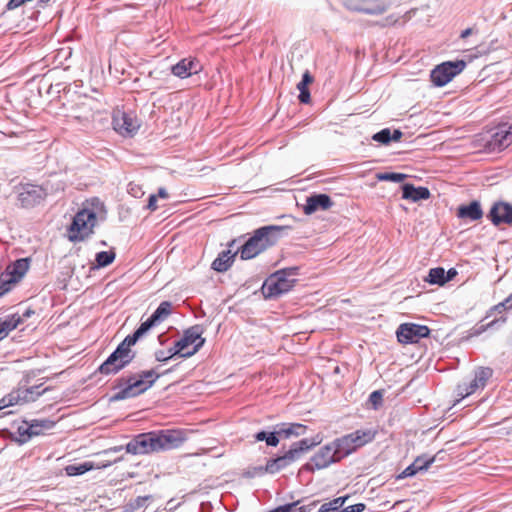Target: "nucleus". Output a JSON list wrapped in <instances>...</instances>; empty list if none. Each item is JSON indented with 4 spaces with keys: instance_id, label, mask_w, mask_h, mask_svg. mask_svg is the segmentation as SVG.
<instances>
[{
    "instance_id": "nucleus-1",
    "label": "nucleus",
    "mask_w": 512,
    "mask_h": 512,
    "mask_svg": "<svg viewBox=\"0 0 512 512\" xmlns=\"http://www.w3.org/2000/svg\"><path fill=\"white\" fill-rule=\"evenodd\" d=\"M160 377L155 370H142L116 380L114 389L117 390L111 397L112 401H120L137 397L150 389Z\"/></svg>"
},
{
    "instance_id": "nucleus-2",
    "label": "nucleus",
    "mask_w": 512,
    "mask_h": 512,
    "mask_svg": "<svg viewBox=\"0 0 512 512\" xmlns=\"http://www.w3.org/2000/svg\"><path fill=\"white\" fill-rule=\"evenodd\" d=\"M289 226L267 225L256 229L253 235L238 249L242 260H249L274 246Z\"/></svg>"
},
{
    "instance_id": "nucleus-3",
    "label": "nucleus",
    "mask_w": 512,
    "mask_h": 512,
    "mask_svg": "<svg viewBox=\"0 0 512 512\" xmlns=\"http://www.w3.org/2000/svg\"><path fill=\"white\" fill-rule=\"evenodd\" d=\"M299 267L293 266L276 271L264 282L262 292L265 298H277L289 292L294 286Z\"/></svg>"
},
{
    "instance_id": "nucleus-4",
    "label": "nucleus",
    "mask_w": 512,
    "mask_h": 512,
    "mask_svg": "<svg viewBox=\"0 0 512 512\" xmlns=\"http://www.w3.org/2000/svg\"><path fill=\"white\" fill-rule=\"evenodd\" d=\"M133 345L124 338L108 358L98 367L97 372L103 375H115L127 367L135 358Z\"/></svg>"
},
{
    "instance_id": "nucleus-5",
    "label": "nucleus",
    "mask_w": 512,
    "mask_h": 512,
    "mask_svg": "<svg viewBox=\"0 0 512 512\" xmlns=\"http://www.w3.org/2000/svg\"><path fill=\"white\" fill-rule=\"evenodd\" d=\"M96 213L89 208L79 210L73 218L68 229V239L71 242H81L87 239L92 233L96 225Z\"/></svg>"
},
{
    "instance_id": "nucleus-6",
    "label": "nucleus",
    "mask_w": 512,
    "mask_h": 512,
    "mask_svg": "<svg viewBox=\"0 0 512 512\" xmlns=\"http://www.w3.org/2000/svg\"><path fill=\"white\" fill-rule=\"evenodd\" d=\"M492 376V368L483 366L477 367L473 372V378L469 382H462L457 385V396H459L460 399H464L483 390Z\"/></svg>"
},
{
    "instance_id": "nucleus-7",
    "label": "nucleus",
    "mask_w": 512,
    "mask_h": 512,
    "mask_svg": "<svg viewBox=\"0 0 512 512\" xmlns=\"http://www.w3.org/2000/svg\"><path fill=\"white\" fill-rule=\"evenodd\" d=\"M466 67L464 60L446 61L437 65L430 73L431 82L437 87H443Z\"/></svg>"
},
{
    "instance_id": "nucleus-8",
    "label": "nucleus",
    "mask_w": 512,
    "mask_h": 512,
    "mask_svg": "<svg viewBox=\"0 0 512 512\" xmlns=\"http://www.w3.org/2000/svg\"><path fill=\"white\" fill-rule=\"evenodd\" d=\"M156 452L179 448L186 440V433L180 429H163L153 431Z\"/></svg>"
},
{
    "instance_id": "nucleus-9",
    "label": "nucleus",
    "mask_w": 512,
    "mask_h": 512,
    "mask_svg": "<svg viewBox=\"0 0 512 512\" xmlns=\"http://www.w3.org/2000/svg\"><path fill=\"white\" fill-rule=\"evenodd\" d=\"M338 455L332 444V442L322 446L319 450L311 457L310 462L303 466L304 470L313 472L314 470H320L327 468L333 463L339 462Z\"/></svg>"
},
{
    "instance_id": "nucleus-10",
    "label": "nucleus",
    "mask_w": 512,
    "mask_h": 512,
    "mask_svg": "<svg viewBox=\"0 0 512 512\" xmlns=\"http://www.w3.org/2000/svg\"><path fill=\"white\" fill-rule=\"evenodd\" d=\"M343 6L354 12H361L370 15H379L387 10L388 4L385 0H341Z\"/></svg>"
},
{
    "instance_id": "nucleus-11",
    "label": "nucleus",
    "mask_w": 512,
    "mask_h": 512,
    "mask_svg": "<svg viewBox=\"0 0 512 512\" xmlns=\"http://www.w3.org/2000/svg\"><path fill=\"white\" fill-rule=\"evenodd\" d=\"M112 124L114 130L122 136H133L140 124L132 113L116 110L113 113Z\"/></svg>"
},
{
    "instance_id": "nucleus-12",
    "label": "nucleus",
    "mask_w": 512,
    "mask_h": 512,
    "mask_svg": "<svg viewBox=\"0 0 512 512\" xmlns=\"http://www.w3.org/2000/svg\"><path fill=\"white\" fill-rule=\"evenodd\" d=\"M429 334L430 329L427 326L414 323L401 324L396 331L398 341L403 344L416 343Z\"/></svg>"
},
{
    "instance_id": "nucleus-13",
    "label": "nucleus",
    "mask_w": 512,
    "mask_h": 512,
    "mask_svg": "<svg viewBox=\"0 0 512 512\" xmlns=\"http://www.w3.org/2000/svg\"><path fill=\"white\" fill-rule=\"evenodd\" d=\"M127 453L143 455L156 452L153 431L140 433L125 445Z\"/></svg>"
},
{
    "instance_id": "nucleus-14",
    "label": "nucleus",
    "mask_w": 512,
    "mask_h": 512,
    "mask_svg": "<svg viewBox=\"0 0 512 512\" xmlns=\"http://www.w3.org/2000/svg\"><path fill=\"white\" fill-rule=\"evenodd\" d=\"M487 219L496 227L512 226V204L501 200L495 201L487 213Z\"/></svg>"
},
{
    "instance_id": "nucleus-15",
    "label": "nucleus",
    "mask_w": 512,
    "mask_h": 512,
    "mask_svg": "<svg viewBox=\"0 0 512 512\" xmlns=\"http://www.w3.org/2000/svg\"><path fill=\"white\" fill-rule=\"evenodd\" d=\"M46 191L38 185H22L18 194V200L22 207L29 208L38 205L46 197Z\"/></svg>"
},
{
    "instance_id": "nucleus-16",
    "label": "nucleus",
    "mask_w": 512,
    "mask_h": 512,
    "mask_svg": "<svg viewBox=\"0 0 512 512\" xmlns=\"http://www.w3.org/2000/svg\"><path fill=\"white\" fill-rule=\"evenodd\" d=\"M512 143V125L500 126L486 142L485 148L490 152L502 151Z\"/></svg>"
},
{
    "instance_id": "nucleus-17",
    "label": "nucleus",
    "mask_w": 512,
    "mask_h": 512,
    "mask_svg": "<svg viewBox=\"0 0 512 512\" xmlns=\"http://www.w3.org/2000/svg\"><path fill=\"white\" fill-rule=\"evenodd\" d=\"M203 328L200 325H194L186 329L183 336L176 341L178 350L176 352L190 351L189 347L194 345L201 340L205 342V338L202 337Z\"/></svg>"
},
{
    "instance_id": "nucleus-18",
    "label": "nucleus",
    "mask_w": 512,
    "mask_h": 512,
    "mask_svg": "<svg viewBox=\"0 0 512 512\" xmlns=\"http://www.w3.org/2000/svg\"><path fill=\"white\" fill-rule=\"evenodd\" d=\"M333 205V201L327 194H313L306 199L303 207L306 215H311L318 210H328Z\"/></svg>"
},
{
    "instance_id": "nucleus-19",
    "label": "nucleus",
    "mask_w": 512,
    "mask_h": 512,
    "mask_svg": "<svg viewBox=\"0 0 512 512\" xmlns=\"http://www.w3.org/2000/svg\"><path fill=\"white\" fill-rule=\"evenodd\" d=\"M200 70L201 66L197 61L187 58L180 60L171 68L172 74L182 79L187 78L192 74H197Z\"/></svg>"
},
{
    "instance_id": "nucleus-20",
    "label": "nucleus",
    "mask_w": 512,
    "mask_h": 512,
    "mask_svg": "<svg viewBox=\"0 0 512 512\" xmlns=\"http://www.w3.org/2000/svg\"><path fill=\"white\" fill-rule=\"evenodd\" d=\"M483 210L479 201L474 200L468 205H460L457 208L456 216L459 219L477 221L483 217Z\"/></svg>"
},
{
    "instance_id": "nucleus-21",
    "label": "nucleus",
    "mask_w": 512,
    "mask_h": 512,
    "mask_svg": "<svg viewBox=\"0 0 512 512\" xmlns=\"http://www.w3.org/2000/svg\"><path fill=\"white\" fill-rule=\"evenodd\" d=\"M431 193L427 187H415L413 184L406 183L402 186V197L412 202L427 200Z\"/></svg>"
},
{
    "instance_id": "nucleus-22",
    "label": "nucleus",
    "mask_w": 512,
    "mask_h": 512,
    "mask_svg": "<svg viewBox=\"0 0 512 512\" xmlns=\"http://www.w3.org/2000/svg\"><path fill=\"white\" fill-rule=\"evenodd\" d=\"M238 252V249L234 252H232L231 249L220 252L217 258L212 262L211 268L216 272H226L232 266Z\"/></svg>"
},
{
    "instance_id": "nucleus-23",
    "label": "nucleus",
    "mask_w": 512,
    "mask_h": 512,
    "mask_svg": "<svg viewBox=\"0 0 512 512\" xmlns=\"http://www.w3.org/2000/svg\"><path fill=\"white\" fill-rule=\"evenodd\" d=\"M294 461L295 460L292 457V453L287 451L282 456L269 459L264 466V470L268 471V474H276L280 470L291 465Z\"/></svg>"
},
{
    "instance_id": "nucleus-24",
    "label": "nucleus",
    "mask_w": 512,
    "mask_h": 512,
    "mask_svg": "<svg viewBox=\"0 0 512 512\" xmlns=\"http://www.w3.org/2000/svg\"><path fill=\"white\" fill-rule=\"evenodd\" d=\"M303 503L304 499L286 503L272 509V512H311L317 506L318 501H312L308 504Z\"/></svg>"
},
{
    "instance_id": "nucleus-25",
    "label": "nucleus",
    "mask_w": 512,
    "mask_h": 512,
    "mask_svg": "<svg viewBox=\"0 0 512 512\" xmlns=\"http://www.w3.org/2000/svg\"><path fill=\"white\" fill-rule=\"evenodd\" d=\"M30 266V258H20L10 264L5 272L9 273L15 281L18 283L24 275L27 273Z\"/></svg>"
},
{
    "instance_id": "nucleus-26",
    "label": "nucleus",
    "mask_w": 512,
    "mask_h": 512,
    "mask_svg": "<svg viewBox=\"0 0 512 512\" xmlns=\"http://www.w3.org/2000/svg\"><path fill=\"white\" fill-rule=\"evenodd\" d=\"M376 432L370 429L356 430L346 436L352 440L351 444L355 450L374 440Z\"/></svg>"
},
{
    "instance_id": "nucleus-27",
    "label": "nucleus",
    "mask_w": 512,
    "mask_h": 512,
    "mask_svg": "<svg viewBox=\"0 0 512 512\" xmlns=\"http://www.w3.org/2000/svg\"><path fill=\"white\" fill-rule=\"evenodd\" d=\"M276 428H278L280 436L285 439L304 435L307 430L305 425L299 423H282L276 425Z\"/></svg>"
},
{
    "instance_id": "nucleus-28",
    "label": "nucleus",
    "mask_w": 512,
    "mask_h": 512,
    "mask_svg": "<svg viewBox=\"0 0 512 512\" xmlns=\"http://www.w3.org/2000/svg\"><path fill=\"white\" fill-rule=\"evenodd\" d=\"M351 442L352 440L349 439L346 435L332 441V444L336 450V454L338 455V459H340V461L356 451L352 446Z\"/></svg>"
},
{
    "instance_id": "nucleus-29",
    "label": "nucleus",
    "mask_w": 512,
    "mask_h": 512,
    "mask_svg": "<svg viewBox=\"0 0 512 512\" xmlns=\"http://www.w3.org/2000/svg\"><path fill=\"white\" fill-rule=\"evenodd\" d=\"M158 323L150 316L144 322L140 324V326L130 335H127L125 339L127 343L130 342L132 345H135L136 342L143 337L150 329L156 326Z\"/></svg>"
},
{
    "instance_id": "nucleus-30",
    "label": "nucleus",
    "mask_w": 512,
    "mask_h": 512,
    "mask_svg": "<svg viewBox=\"0 0 512 512\" xmlns=\"http://www.w3.org/2000/svg\"><path fill=\"white\" fill-rule=\"evenodd\" d=\"M21 324V318L17 314H11L0 318V341L4 339L10 331Z\"/></svg>"
},
{
    "instance_id": "nucleus-31",
    "label": "nucleus",
    "mask_w": 512,
    "mask_h": 512,
    "mask_svg": "<svg viewBox=\"0 0 512 512\" xmlns=\"http://www.w3.org/2000/svg\"><path fill=\"white\" fill-rule=\"evenodd\" d=\"M313 82V76L307 70L303 73L301 81L297 84V89L299 90L298 99L303 104H308L310 102V91L308 89V85Z\"/></svg>"
},
{
    "instance_id": "nucleus-32",
    "label": "nucleus",
    "mask_w": 512,
    "mask_h": 512,
    "mask_svg": "<svg viewBox=\"0 0 512 512\" xmlns=\"http://www.w3.org/2000/svg\"><path fill=\"white\" fill-rule=\"evenodd\" d=\"M280 433H278V428L275 427L274 431H264L261 430L254 434V439L257 442L265 441L267 446L276 447L280 442Z\"/></svg>"
},
{
    "instance_id": "nucleus-33",
    "label": "nucleus",
    "mask_w": 512,
    "mask_h": 512,
    "mask_svg": "<svg viewBox=\"0 0 512 512\" xmlns=\"http://www.w3.org/2000/svg\"><path fill=\"white\" fill-rule=\"evenodd\" d=\"M317 444L318 442L305 438L298 442H294L288 451L289 453H292L293 459L297 460L301 454L309 451L312 447L316 446Z\"/></svg>"
},
{
    "instance_id": "nucleus-34",
    "label": "nucleus",
    "mask_w": 512,
    "mask_h": 512,
    "mask_svg": "<svg viewBox=\"0 0 512 512\" xmlns=\"http://www.w3.org/2000/svg\"><path fill=\"white\" fill-rule=\"evenodd\" d=\"M171 312L172 303L169 301H162L150 316L159 324L164 321Z\"/></svg>"
},
{
    "instance_id": "nucleus-35",
    "label": "nucleus",
    "mask_w": 512,
    "mask_h": 512,
    "mask_svg": "<svg viewBox=\"0 0 512 512\" xmlns=\"http://www.w3.org/2000/svg\"><path fill=\"white\" fill-rule=\"evenodd\" d=\"M94 468V465L92 462H83L80 464H70L67 465L64 470L66 475L68 476H79L82 475Z\"/></svg>"
},
{
    "instance_id": "nucleus-36",
    "label": "nucleus",
    "mask_w": 512,
    "mask_h": 512,
    "mask_svg": "<svg viewBox=\"0 0 512 512\" xmlns=\"http://www.w3.org/2000/svg\"><path fill=\"white\" fill-rule=\"evenodd\" d=\"M203 345H204V341L201 340L200 342L196 343L194 345V347L190 349V351L176 352V350H178V347H177V343L175 342L174 346L168 349L167 354L170 359L177 355L182 358H189V357L193 356L195 353H197Z\"/></svg>"
},
{
    "instance_id": "nucleus-37",
    "label": "nucleus",
    "mask_w": 512,
    "mask_h": 512,
    "mask_svg": "<svg viewBox=\"0 0 512 512\" xmlns=\"http://www.w3.org/2000/svg\"><path fill=\"white\" fill-rule=\"evenodd\" d=\"M54 425L55 422L49 419H35L30 423V426L33 430L32 434L35 436L42 434L46 430L52 429Z\"/></svg>"
},
{
    "instance_id": "nucleus-38",
    "label": "nucleus",
    "mask_w": 512,
    "mask_h": 512,
    "mask_svg": "<svg viewBox=\"0 0 512 512\" xmlns=\"http://www.w3.org/2000/svg\"><path fill=\"white\" fill-rule=\"evenodd\" d=\"M426 281L430 284L444 285L446 284L445 269L443 267L431 268Z\"/></svg>"
},
{
    "instance_id": "nucleus-39",
    "label": "nucleus",
    "mask_w": 512,
    "mask_h": 512,
    "mask_svg": "<svg viewBox=\"0 0 512 512\" xmlns=\"http://www.w3.org/2000/svg\"><path fill=\"white\" fill-rule=\"evenodd\" d=\"M115 257L116 254L113 250L98 252L95 257L97 267L101 268L110 265Z\"/></svg>"
},
{
    "instance_id": "nucleus-40",
    "label": "nucleus",
    "mask_w": 512,
    "mask_h": 512,
    "mask_svg": "<svg viewBox=\"0 0 512 512\" xmlns=\"http://www.w3.org/2000/svg\"><path fill=\"white\" fill-rule=\"evenodd\" d=\"M17 282L5 271L0 275V297L12 290Z\"/></svg>"
},
{
    "instance_id": "nucleus-41",
    "label": "nucleus",
    "mask_w": 512,
    "mask_h": 512,
    "mask_svg": "<svg viewBox=\"0 0 512 512\" xmlns=\"http://www.w3.org/2000/svg\"><path fill=\"white\" fill-rule=\"evenodd\" d=\"M435 461V456L433 457H427L425 455L418 456L412 464L416 467V469L419 471H425L427 470L432 463Z\"/></svg>"
},
{
    "instance_id": "nucleus-42",
    "label": "nucleus",
    "mask_w": 512,
    "mask_h": 512,
    "mask_svg": "<svg viewBox=\"0 0 512 512\" xmlns=\"http://www.w3.org/2000/svg\"><path fill=\"white\" fill-rule=\"evenodd\" d=\"M377 178L380 181H391L394 183H401L406 178V175L403 173H396V172H384V173H379L377 175Z\"/></svg>"
},
{
    "instance_id": "nucleus-43",
    "label": "nucleus",
    "mask_w": 512,
    "mask_h": 512,
    "mask_svg": "<svg viewBox=\"0 0 512 512\" xmlns=\"http://www.w3.org/2000/svg\"><path fill=\"white\" fill-rule=\"evenodd\" d=\"M32 432L33 430L30 424L25 422L24 425L19 426L17 429V433L19 436L18 441L21 443L27 442L32 436H35L34 434H32Z\"/></svg>"
},
{
    "instance_id": "nucleus-44",
    "label": "nucleus",
    "mask_w": 512,
    "mask_h": 512,
    "mask_svg": "<svg viewBox=\"0 0 512 512\" xmlns=\"http://www.w3.org/2000/svg\"><path fill=\"white\" fill-rule=\"evenodd\" d=\"M511 308H512L511 304L509 303L507 298H505L503 301L499 302L498 304L492 306L489 309V311L487 312L486 318L491 317V316H493L494 314H497V313L501 314L504 311H506L508 309H511Z\"/></svg>"
},
{
    "instance_id": "nucleus-45",
    "label": "nucleus",
    "mask_w": 512,
    "mask_h": 512,
    "mask_svg": "<svg viewBox=\"0 0 512 512\" xmlns=\"http://www.w3.org/2000/svg\"><path fill=\"white\" fill-rule=\"evenodd\" d=\"M372 140L383 145H388L391 142L390 128H384L379 132L375 133L372 136Z\"/></svg>"
},
{
    "instance_id": "nucleus-46",
    "label": "nucleus",
    "mask_w": 512,
    "mask_h": 512,
    "mask_svg": "<svg viewBox=\"0 0 512 512\" xmlns=\"http://www.w3.org/2000/svg\"><path fill=\"white\" fill-rule=\"evenodd\" d=\"M347 499H348V496H341V497H337L325 504H326V506H328L330 508V510L332 512H339L342 510L341 508L344 506Z\"/></svg>"
},
{
    "instance_id": "nucleus-47",
    "label": "nucleus",
    "mask_w": 512,
    "mask_h": 512,
    "mask_svg": "<svg viewBox=\"0 0 512 512\" xmlns=\"http://www.w3.org/2000/svg\"><path fill=\"white\" fill-rule=\"evenodd\" d=\"M383 401V393L380 390H375L369 395V402L374 409H377Z\"/></svg>"
},
{
    "instance_id": "nucleus-48",
    "label": "nucleus",
    "mask_w": 512,
    "mask_h": 512,
    "mask_svg": "<svg viewBox=\"0 0 512 512\" xmlns=\"http://www.w3.org/2000/svg\"><path fill=\"white\" fill-rule=\"evenodd\" d=\"M506 321H507V317L506 316H501V317H499L497 319L492 320L491 322L487 323L486 325H482L480 330L481 331H485L487 329L495 327L496 325H502Z\"/></svg>"
},
{
    "instance_id": "nucleus-49",
    "label": "nucleus",
    "mask_w": 512,
    "mask_h": 512,
    "mask_svg": "<svg viewBox=\"0 0 512 512\" xmlns=\"http://www.w3.org/2000/svg\"><path fill=\"white\" fill-rule=\"evenodd\" d=\"M418 470L416 467L411 463L408 467H406L402 473L398 476V478H406V477H412L414 476Z\"/></svg>"
},
{
    "instance_id": "nucleus-50",
    "label": "nucleus",
    "mask_w": 512,
    "mask_h": 512,
    "mask_svg": "<svg viewBox=\"0 0 512 512\" xmlns=\"http://www.w3.org/2000/svg\"><path fill=\"white\" fill-rule=\"evenodd\" d=\"M365 504L364 503H357V504H354V505H350L346 508H343L341 511L339 512H362L364 511L365 509Z\"/></svg>"
},
{
    "instance_id": "nucleus-51",
    "label": "nucleus",
    "mask_w": 512,
    "mask_h": 512,
    "mask_svg": "<svg viewBox=\"0 0 512 512\" xmlns=\"http://www.w3.org/2000/svg\"><path fill=\"white\" fill-rule=\"evenodd\" d=\"M25 3H27V0H9L6 5V9L14 10V9L24 5Z\"/></svg>"
},
{
    "instance_id": "nucleus-52",
    "label": "nucleus",
    "mask_w": 512,
    "mask_h": 512,
    "mask_svg": "<svg viewBox=\"0 0 512 512\" xmlns=\"http://www.w3.org/2000/svg\"><path fill=\"white\" fill-rule=\"evenodd\" d=\"M155 359L159 362H167L170 360L168 354L164 350H158L155 352Z\"/></svg>"
},
{
    "instance_id": "nucleus-53",
    "label": "nucleus",
    "mask_w": 512,
    "mask_h": 512,
    "mask_svg": "<svg viewBox=\"0 0 512 512\" xmlns=\"http://www.w3.org/2000/svg\"><path fill=\"white\" fill-rule=\"evenodd\" d=\"M157 195L151 194L148 198L147 208L151 211H155L157 206Z\"/></svg>"
},
{
    "instance_id": "nucleus-54",
    "label": "nucleus",
    "mask_w": 512,
    "mask_h": 512,
    "mask_svg": "<svg viewBox=\"0 0 512 512\" xmlns=\"http://www.w3.org/2000/svg\"><path fill=\"white\" fill-rule=\"evenodd\" d=\"M390 136H391V142H397L399 141L402 136H403V132L399 129H394L393 131L390 130Z\"/></svg>"
},
{
    "instance_id": "nucleus-55",
    "label": "nucleus",
    "mask_w": 512,
    "mask_h": 512,
    "mask_svg": "<svg viewBox=\"0 0 512 512\" xmlns=\"http://www.w3.org/2000/svg\"><path fill=\"white\" fill-rule=\"evenodd\" d=\"M457 275V271L455 268H450L448 271H445V279L446 283L454 279V277Z\"/></svg>"
},
{
    "instance_id": "nucleus-56",
    "label": "nucleus",
    "mask_w": 512,
    "mask_h": 512,
    "mask_svg": "<svg viewBox=\"0 0 512 512\" xmlns=\"http://www.w3.org/2000/svg\"><path fill=\"white\" fill-rule=\"evenodd\" d=\"M35 313V311L31 308H27L23 313L22 315H19L18 313H16L20 318H21V323L23 322L24 319H28L30 318L33 314Z\"/></svg>"
},
{
    "instance_id": "nucleus-57",
    "label": "nucleus",
    "mask_w": 512,
    "mask_h": 512,
    "mask_svg": "<svg viewBox=\"0 0 512 512\" xmlns=\"http://www.w3.org/2000/svg\"><path fill=\"white\" fill-rule=\"evenodd\" d=\"M472 33H473V29H472V28H467V29H465V30H463V31L461 32L460 37H461L462 39H464V38H467L468 36H470Z\"/></svg>"
},
{
    "instance_id": "nucleus-58",
    "label": "nucleus",
    "mask_w": 512,
    "mask_h": 512,
    "mask_svg": "<svg viewBox=\"0 0 512 512\" xmlns=\"http://www.w3.org/2000/svg\"><path fill=\"white\" fill-rule=\"evenodd\" d=\"M157 197L164 198V199L168 198V193H167L166 189L159 188Z\"/></svg>"
},
{
    "instance_id": "nucleus-59",
    "label": "nucleus",
    "mask_w": 512,
    "mask_h": 512,
    "mask_svg": "<svg viewBox=\"0 0 512 512\" xmlns=\"http://www.w3.org/2000/svg\"><path fill=\"white\" fill-rule=\"evenodd\" d=\"M255 471L259 475H263L265 473H268V471L264 470V466H259L255 468Z\"/></svg>"
},
{
    "instance_id": "nucleus-60",
    "label": "nucleus",
    "mask_w": 512,
    "mask_h": 512,
    "mask_svg": "<svg viewBox=\"0 0 512 512\" xmlns=\"http://www.w3.org/2000/svg\"><path fill=\"white\" fill-rule=\"evenodd\" d=\"M123 448H124L123 446H116V447H113V448H110L109 450H107L106 453H109V452H119Z\"/></svg>"
},
{
    "instance_id": "nucleus-61",
    "label": "nucleus",
    "mask_w": 512,
    "mask_h": 512,
    "mask_svg": "<svg viewBox=\"0 0 512 512\" xmlns=\"http://www.w3.org/2000/svg\"><path fill=\"white\" fill-rule=\"evenodd\" d=\"M135 187L136 186H134L133 184H129V190L128 191H129L130 194H132L134 196H136V193H135L136 188Z\"/></svg>"
},
{
    "instance_id": "nucleus-62",
    "label": "nucleus",
    "mask_w": 512,
    "mask_h": 512,
    "mask_svg": "<svg viewBox=\"0 0 512 512\" xmlns=\"http://www.w3.org/2000/svg\"><path fill=\"white\" fill-rule=\"evenodd\" d=\"M146 499L147 498H145V497H138L137 500H136L137 501V506H141Z\"/></svg>"
},
{
    "instance_id": "nucleus-63",
    "label": "nucleus",
    "mask_w": 512,
    "mask_h": 512,
    "mask_svg": "<svg viewBox=\"0 0 512 512\" xmlns=\"http://www.w3.org/2000/svg\"><path fill=\"white\" fill-rule=\"evenodd\" d=\"M75 118H78V119H87L88 118V115H75Z\"/></svg>"
},
{
    "instance_id": "nucleus-64",
    "label": "nucleus",
    "mask_w": 512,
    "mask_h": 512,
    "mask_svg": "<svg viewBox=\"0 0 512 512\" xmlns=\"http://www.w3.org/2000/svg\"><path fill=\"white\" fill-rule=\"evenodd\" d=\"M507 300L509 301V303L512 306V293L507 297Z\"/></svg>"
}]
</instances>
